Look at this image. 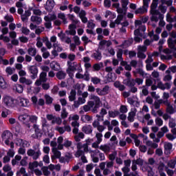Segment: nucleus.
Returning a JSON list of instances; mask_svg holds the SVG:
<instances>
[{"label": "nucleus", "instance_id": "nucleus-16", "mask_svg": "<svg viewBox=\"0 0 176 176\" xmlns=\"http://www.w3.org/2000/svg\"><path fill=\"white\" fill-rule=\"evenodd\" d=\"M164 104H165V105L167 106L166 111L168 113H170V114L175 113L176 110L174 109V107H173L171 104H170V102L166 101V102H164Z\"/></svg>", "mask_w": 176, "mask_h": 176}, {"label": "nucleus", "instance_id": "nucleus-19", "mask_svg": "<svg viewBox=\"0 0 176 176\" xmlns=\"http://www.w3.org/2000/svg\"><path fill=\"white\" fill-rule=\"evenodd\" d=\"M54 8V1L47 0L45 4V9L47 10H52Z\"/></svg>", "mask_w": 176, "mask_h": 176}, {"label": "nucleus", "instance_id": "nucleus-10", "mask_svg": "<svg viewBox=\"0 0 176 176\" xmlns=\"http://www.w3.org/2000/svg\"><path fill=\"white\" fill-rule=\"evenodd\" d=\"M76 25L71 24L69 25V30L66 31L68 35H75L76 34Z\"/></svg>", "mask_w": 176, "mask_h": 176}, {"label": "nucleus", "instance_id": "nucleus-41", "mask_svg": "<svg viewBox=\"0 0 176 176\" xmlns=\"http://www.w3.org/2000/svg\"><path fill=\"white\" fill-rule=\"evenodd\" d=\"M148 35L153 41H159V35L154 34L153 31H151L148 33Z\"/></svg>", "mask_w": 176, "mask_h": 176}, {"label": "nucleus", "instance_id": "nucleus-59", "mask_svg": "<svg viewBox=\"0 0 176 176\" xmlns=\"http://www.w3.org/2000/svg\"><path fill=\"white\" fill-rule=\"evenodd\" d=\"M56 78H58V79H64V78H65V73L63 72H58L56 74Z\"/></svg>", "mask_w": 176, "mask_h": 176}, {"label": "nucleus", "instance_id": "nucleus-46", "mask_svg": "<svg viewBox=\"0 0 176 176\" xmlns=\"http://www.w3.org/2000/svg\"><path fill=\"white\" fill-rule=\"evenodd\" d=\"M96 137L97 138L96 142H98V144H101V142H102V133H97L96 134Z\"/></svg>", "mask_w": 176, "mask_h": 176}, {"label": "nucleus", "instance_id": "nucleus-4", "mask_svg": "<svg viewBox=\"0 0 176 176\" xmlns=\"http://www.w3.org/2000/svg\"><path fill=\"white\" fill-rule=\"evenodd\" d=\"M16 101V108L18 107H28L30 104V100L28 99L22 97V96H18L16 98H15Z\"/></svg>", "mask_w": 176, "mask_h": 176}, {"label": "nucleus", "instance_id": "nucleus-56", "mask_svg": "<svg viewBox=\"0 0 176 176\" xmlns=\"http://www.w3.org/2000/svg\"><path fill=\"white\" fill-rule=\"evenodd\" d=\"M82 42H84V45L85 46H86V45H87V43H89V42H91V41L90 39H89V37L87 36H83L81 38Z\"/></svg>", "mask_w": 176, "mask_h": 176}, {"label": "nucleus", "instance_id": "nucleus-52", "mask_svg": "<svg viewBox=\"0 0 176 176\" xmlns=\"http://www.w3.org/2000/svg\"><path fill=\"white\" fill-rule=\"evenodd\" d=\"M69 122H71V120H74V122H76V120H79V116L77 114L70 115L69 117Z\"/></svg>", "mask_w": 176, "mask_h": 176}, {"label": "nucleus", "instance_id": "nucleus-31", "mask_svg": "<svg viewBox=\"0 0 176 176\" xmlns=\"http://www.w3.org/2000/svg\"><path fill=\"white\" fill-rule=\"evenodd\" d=\"M63 120L60 117H54V120L52 121V124H61Z\"/></svg>", "mask_w": 176, "mask_h": 176}, {"label": "nucleus", "instance_id": "nucleus-32", "mask_svg": "<svg viewBox=\"0 0 176 176\" xmlns=\"http://www.w3.org/2000/svg\"><path fill=\"white\" fill-rule=\"evenodd\" d=\"M99 149H100V151H102L103 152H104V153H108V152H109V151H111V147H109V146H108V145H101L99 147Z\"/></svg>", "mask_w": 176, "mask_h": 176}, {"label": "nucleus", "instance_id": "nucleus-50", "mask_svg": "<svg viewBox=\"0 0 176 176\" xmlns=\"http://www.w3.org/2000/svg\"><path fill=\"white\" fill-rule=\"evenodd\" d=\"M91 82H92V83H94V85H98V83H100V82H101V79H100L98 77H92L91 78Z\"/></svg>", "mask_w": 176, "mask_h": 176}, {"label": "nucleus", "instance_id": "nucleus-63", "mask_svg": "<svg viewBox=\"0 0 176 176\" xmlns=\"http://www.w3.org/2000/svg\"><path fill=\"white\" fill-rule=\"evenodd\" d=\"M6 74H8V75H12L14 72V68H12L10 67H8L6 69Z\"/></svg>", "mask_w": 176, "mask_h": 176}, {"label": "nucleus", "instance_id": "nucleus-55", "mask_svg": "<svg viewBox=\"0 0 176 176\" xmlns=\"http://www.w3.org/2000/svg\"><path fill=\"white\" fill-rule=\"evenodd\" d=\"M101 67H102V63L94 65L93 68L94 71H100V69H101Z\"/></svg>", "mask_w": 176, "mask_h": 176}, {"label": "nucleus", "instance_id": "nucleus-33", "mask_svg": "<svg viewBox=\"0 0 176 176\" xmlns=\"http://www.w3.org/2000/svg\"><path fill=\"white\" fill-rule=\"evenodd\" d=\"M112 71H113V69H112V67H105V72H109L108 74V78H109V82H112V77H109V75H112Z\"/></svg>", "mask_w": 176, "mask_h": 176}, {"label": "nucleus", "instance_id": "nucleus-23", "mask_svg": "<svg viewBox=\"0 0 176 176\" xmlns=\"http://www.w3.org/2000/svg\"><path fill=\"white\" fill-rule=\"evenodd\" d=\"M82 131L85 133V134H91V133H93V127L90 125L85 126L82 127Z\"/></svg>", "mask_w": 176, "mask_h": 176}, {"label": "nucleus", "instance_id": "nucleus-38", "mask_svg": "<svg viewBox=\"0 0 176 176\" xmlns=\"http://www.w3.org/2000/svg\"><path fill=\"white\" fill-rule=\"evenodd\" d=\"M114 86L117 89H119L121 91H123V90H124V85H121L119 81H116L114 82Z\"/></svg>", "mask_w": 176, "mask_h": 176}, {"label": "nucleus", "instance_id": "nucleus-9", "mask_svg": "<svg viewBox=\"0 0 176 176\" xmlns=\"http://www.w3.org/2000/svg\"><path fill=\"white\" fill-rule=\"evenodd\" d=\"M53 155L52 156V160L60 159L61 157V152L58 151L56 148H52V149Z\"/></svg>", "mask_w": 176, "mask_h": 176}, {"label": "nucleus", "instance_id": "nucleus-14", "mask_svg": "<svg viewBox=\"0 0 176 176\" xmlns=\"http://www.w3.org/2000/svg\"><path fill=\"white\" fill-rule=\"evenodd\" d=\"M164 146L165 153L166 155H170V153H171V149H173V144L171 143L165 142Z\"/></svg>", "mask_w": 176, "mask_h": 176}, {"label": "nucleus", "instance_id": "nucleus-17", "mask_svg": "<svg viewBox=\"0 0 176 176\" xmlns=\"http://www.w3.org/2000/svg\"><path fill=\"white\" fill-rule=\"evenodd\" d=\"M78 16L84 23H87V18L86 17V12L83 10H80L78 13Z\"/></svg>", "mask_w": 176, "mask_h": 176}, {"label": "nucleus", "instance_id": "nucleus-39", "mask_svg": "<svg viewBox=\"0 0 176 176\" xmlns=\"http://www.w3.org/2000/svg\"><path fill=\"white\" fill-rule=\"evenodd\" d=\"M47 76V74L46 72H43L40 74V78L39 80H41V82H45L46 80H47V78H46V76Z\"/></svg>", "mask_w": 176, "mask_h": 176}, {"label": "nucleus", "instance_id": "nucleus-34", "mask_svg": "<svg viewBox=\"0 0 176 176\" xmlns=\"http://www.w3.org/2000/svg\"><path fill=\"white\" fill-rule=\"evenodd\" d=\"M31 21L36 23L37 24H41V23H42V18L38 17L36 16H32Z\"/></svg>", "mask_w": 176, "mask_h": 176}, {"label": "nucleus", "instance_id": "nucleus-54", "mask_svg": "<svg viewBox=\"0 0 176 176\" xmlns=\"http://www.w3.org/2000/svg\"><path fill=\"white\" fill-rule=\"evenodd\" d=\"M21 174H23V176H28V175L27 173H25V168H21L19 170V171H18V172L16 173V175H17L18 176L21 175Z\"/></svg>", "mask_w": 176, "mask_h": 176}, {"label": "nucleus", "instance_id": "nucleus-22", "mask_svg": "<svg viewBox=\"0 0 176 176\" xmlns=\"http://www.w3.org/2000/svg\"><path fill=\"white\" fill-rule=\"evenodd\" d=\"M147 12H148V9L144 6L138 8L135 11V14H144V13H147Z\"/></svg>", "mask_w": 176, "mask_h": 176}, {"label": "nucleus", "instance_id": "nucleus-3", "mask_svg": "<svg viewBox=\"0 0 176 176\" xmlns=\"http://www.w3.org/2000/svg\"><path fill=\"white\" fill-rule=\"evenodd\" d=\"M78 70L79 72H82V67H80V64H76V63H73V65H70L67 72V74L69 75L70 78H72L74 76V72L75 71Z\"/></svg>", "mask_w": 176, "mask_h": 176}, {"label": "nucleus", "instance_id": "nucleus-36", "mask_svg": "<svg viewBox=\"0 0 176 176\" xmlns=\"http://www.w3.org/2000/svg\"><path fill=\"white\" fill-rule=\"evenodd\" d=\"M43 42L45 43V45L47 47V49H52V42L49 41V38L47 37L43 38Z\"/></svg>", "mask_w": 176, "mask_h": 176}, {"label": "nucleus", "instance_id": "nucleus-47", "mask_svg": "<svg viewBox=\"0 0 176 176\" xmlns=\"http://www.w3.org/2000/svg\"><path fill=\"white\" fill-rule=\"evenodd\" d=\"M93 105H94V103L91 102H89V105H85L83 107V109L85 112H89V111H90V109L91 108H93Z\"/></svg>", "mask_w": 176, "mask_h": 176}, {"label": "nucleus", "instance_id": "nucleus-60", "mask_svg": "<svg viewBox=\"0 0 176 176\" xmlns=\"http://www.w3.org/2000/svg\"><path fill=\"white\" fill-rule=\"evenodd\" d=\"M93 57L94 58H95V60H98V61H100V60H101L102 58L101 53L96 52L94 54Z\"/></svg>", "mask_w": 176, "mask_h": 176}, {"label": "nucleus", "instance_id": "nucleus-15", "mask_svg": "<svg viewBox=\"0 0 176 176\" xmlns=\"http://www.w3.org/2000/svg\"><path fill=\"white\" fill-rule=\"evenodd\" d=\"M15 144L19 146H23V148H25V146L29 145L28 142L21 139H16Z\"/></svg>", "mask_w": 176, "mask_h": 176}, {"label": "nucleus", "instance_id": "nucleus-42", "mask_svg": "<svg viewBox=\"0 0 176 176\" xmlns=\"http://www.w3.org/2000/svg\"><path fill=\"white\" fill-rule=\"evenodd\" d=\"M120 64L121 65H122V67H124L126 71H131V66L130 65H128L126 61H122Z\"/></svg>", "mask_w": 176, "mask_h": 176}, {"label": "nucleus", "instance_id": "nucleus-29", "mask_svg": "<svg viewBox=\"0 0 176 176\" xmlns=\"http://www.w3.org/2000/svg\"><path fill=\"white\" fill-rule=\"evenodd\" d=\"M168 45L170 47V49H174L176 45V39L173 40V38H169L168 39Z\"/></svg>", "mask_w": 176, "mask_h": 176}, {"label": "nucleus", "instance_id": "nucleus-8", "mask_svg": "<svg viewBox=\"0 0 176 176\" xmlns=\"http://www.w3.org/2000/svg\"><path fill=\"white\" fill-rule=\"evenodd\" d=\"M8 87H9L8 82H6V80L2 76H0V89H1L2 90H6V89H7Z\"/></svg>", "mask_w": 176, "mask_h": 176}, {"label": "nucleus", "instance_id": "nucleus-61", "mask_svg": "<svg viewBox=\"0 0 176 176\" xmlns=\"http://www.w3.org/2000/svg\"><path fill=\"white\" fill-rule=\"evenodd\" d=\"M166 137L168 138V140H169V141H174V140L176 138V135L171 133L166 134Z\"/></svg>", "mask_w": 176, "mask_h": 176}, {"label": "nucleus", "instance_id": "nucleus-28", "mask_svg": "<svg viewBox=\"0 0 176 176\" xmlns=\"http://www.w3.org/2000/svg\"><path fill=\"white\" fill-rule=\"evenodd\" d=\"M28 53L30 56H36V48L35 47H30L28 50Z\"/></svg>", "mask_w": 176, "mask_h": 176}, {"label": "nucleus", "instance_id": "nucleus-58", "mask_svg": "<svg viewBox=\"0 0 176 176\" xmlns=\"http://www.w3.org/2000/svg\"><path fill=\"white\" fill-rule=\"evenodd\" d=\"M42 171H43V175H45V176L50 175V171H49V169L47 168V167L46 166L43 167Z\"/></svg>", "mask_w": 176, "mask_h": 176}, {"label": "nucleus", "instance_id": "nucleus-35", "mask_svg": "<svg viewBox=\"0 0 176 176\" xmlns=\"http://www.w3.org/2000/svg\"><path fill=\"white\" fill-rule=\"evenodd\" d=\"M58 17L62 20L63 23L64 24H67L68 21H67V17L65 16V14L64 13H59L58 14Z\"/></svg>", "mask_w": 176, "mask_h": 176}, {"label": "nucleus", "instance_id": "nucleus-27", "mask_svg": "<svg viewBox=\"0 0 176 176\" xmlns=\"http://www.w3.org/2000/svg\"><path fill=\"white\" fill-rule=\"evenodd\" d=\"M13 90H14V91H16V93L21 94L23 91L24 88H23V86H21V85L16 84L13 87Z\"/></svg>", "mask_w": 176, "mask_h": 176}, {"label": "nucleus", "instance_id": "nucleus-30", "mask_svg": "<svg viewBox=\"0 0 176 176\" xmlns=\"http://www.w3.org/2000/svg\"><path fill=\"white\" fill-rule=\"evenodd\" d=\"M53 47L54 50H56L59 52H63V47H61V44L58 43V42L53 43Z\"/></svg>", "mask_w": 176, "mask_h": 176}, {"label": "nucleus", "instance_id": "nucleus-26", "mask_svg": "<svg viewBox=\"0 0 176 176\" xmlns=\"http://www.w3.org/2000/svg\"><path fill=\"white\" fill-rule=\"evenodd\" d=\"M135 113H136L135 109H132L131 112H129V116H128V120H129V122H134V118H135Z\"/></svg>", "mask_w": 176, "mask_h": 176}, {"label": "nucleus", "instance_id": "nucleus-2", "mask_svg": "<svg viewBox=\"0 0 176 176\" xmlns=\"http://www.w3.org/2000/svg\"><path fill=\"white\" fill-rule=\"evenodd\" d=\"M1 138L3 141H4V144H6V145L10 146L12 148H14V143L12 142V140H13V134H12L10 131H5L3 132L1 134Z\"/></svg>", "mask_w": 176, "mask_h": 176}, {"label": "nucleus", "instance_id": "nucleus-24", "mask_svg": "<svg viewBox=\"0 0 176 176\" xmlns=\"http://www.w3.org/2000/svg\"><path fill=\"white\" fill-rule=\"evenodd\" d=\"M56 19H57V16L55 14H50L44 17L45 21H53Z\"/></svg>", "mask_w": 176, "mask_h": 176}, {"label": "nucleus", "instance_id": "nucleus-51", "mask_svg": "<svg viewBox=\"0 0 176 176\" xmlns=\"http://www.w3.org/2000/svg\"><path fill=\"white\" fill-rule=\"evenodd\" d=\"M41 156V150L38 149L36 151H34L32 157L34 160H36L38 157Z\"/></svg>", "mask_w": 176, "mask_h": 176}, {"label": "nucleus", "instance_id": "nucleus-21", "mask_svg": "<svg viewBox=\"0 0 176 176\" xmlns=\"http://www.w3.org/2000/svg\"><path fill=\"white\" fill-rule=\"evenodd\" d=\"M77 148L78 151L75 153L76 157H80V156H82L83 155V151H82V143L79 142L77 144Z\"/></svg>", "mask_w": 176, "mask_h": 176}, {"label": "nucleus", "instance_id": "nucleus-7", "mask_svg": "<svg viewBox=\"0 0 176 176\" xmlns=\"http://www.w3.org/2000/svg\"><path fill=\"white\" fill-rule=\"evenodd\" d=\"M159 0H153V2L151 5V14H157V10H156V8H157V2Z\"/></svg>", "mask_w": 176, "mask_h": 176}, {"label": "nucleus", "instance_id": "nucleus-48", "mask_svg": "<svg viewBox=\"0 0 176 176\" xmlns=\"http://www.w3.org/2000/svg\"><path fill=\"white\" fill-rule=\"evenodd\" d=\"M175 74L176 72V66H172L171 67H169L166 72L165 74Z\"/></svg>", "mask_w": 176, "mask_h": 176}, {"label": "nucleus", "instance_id": "nucleus-53", "mask_svg": "<svg viewBox=\"0 0 176 176\" xmlns=\"http://www.w3.org/2000/svg\"><path fill=\"white\" fill-rule=\"evenodd\" d=\"M34 129L36 137H39V135L41 134V130L39 129V126L36 124H34Z\"/></svg>", "mask_w": 176, "mask_h": 176}, {"label": "nucleus", "instance_id": "nucleus-45", "mask_svg": "<svg viewBox=\"0 0 176 176\" xmlns=\"http://www.w3.org/2000/svg\"><path fill=\"white\" fill-rule=\"evenodd\" d=\"M60 116L62 119H66V118L68 117V113L67 112V109H65V108L62 109Z\"/></svg>", "mask_w": 176, "mask_h": 176}, {"label": "nucleus", "instance_id": "nucleus-25", "mask_svg": "<svg viewBox=\"0 0 176 176\" xmlns=\"http://www.w3.org/2000/svg\"><path fill=\"white\" fill-rule=\"evenodd\" d=\"M20 83H24L25 85H32V80L31 79H27L25 77H21L19 78Z\"/></svg>", "mask_w": 176, "mask_h": 176}, {"label": "nucleus", "instance_id": "nucleus-62", "mask_svg": "<svg viewBox=\"0 0 176 176\" xmlns=\"http://www.w3.org/2000/svg\"><path fill=\"white\" fill-rule=\"evenodd\" d=\"M73 39L74 41L75 45H76L77 46H79V45H80L81 42H80V38H79V36H74Z\"/></svg>", "mask_w": 176, "mask_h": 176}, {"label": "nucleus", "instance_id": "nucleus-13", "mask_svg": "<svg viewBox=\"0 0 176 176\" xmlns=\"http://www.w3.org/2000/svg\"><path fill=\"white\" fill-rule=\"evenodd\" d=\"M91 100H94L92 103H94V104H95L96 108H98V107H100V104H101V100H100V98L98 96L91 95Z\"/></svg>", "mask_w": 176, "mask_h": 176}, {"label": "nucleus", "instance_id": "nucleus-6", "mask_svg": "<svg viewBox=\"0 0 176 176\" xmlns=\"http://www.w3.org/2000/svg\"><path fill=\"white\" fill-rule=\"evenodd\" d=\"M144 52H146V47L139 45L138 47V56L140 58H145L146 55L144 54Z\"/></svg>", "mask_w": 176, "mask_h": 176}, {"label": "nucleus", "instance_id": "nucleus-64", "mask_svg": "<svg viewBox=\"0 0 176 176\" xmlns=\"http://www.w3.org/2000/svg\"><path fill=\"white\" fill-rule=\"evenodd\" d=\"M155 124H157V126H159L160 127L161 126H163V120H162V118H157L155 119Z\"/></svg>", "mask_w": 176, "mask_h": 176}, {"label": "nucleus", "instance_id": "nucleus-57", "mask_svg": "<svg viewBox=\"0 0 176 176\" xmlns=\"http://www.w3.org/2000/svg\"><path fill=\"white\" fill-rule=\"evenodd\" d=\"M110 141H111V142H113V146L118 145V138H116V135H113V136L110 138Z\"/></svg>", "mask_w": 176, "mask_h": 176}, {"label": "nucleus", "instance_id": "nucleus-18", "mask_svg": "<svg viewBox=\"0 0 176 176\" xmlns=\"http://www.w3.org/2000/svg\"><path fill=\"white\" fill-rule=\"evenodd\" d=\"M19 120L23 123H28L30 122V116L27 114H21L19 116Z\"/></svg>", "mask_w": 176, "mask_h": 176}, {"label": "nucleus", "instance_id": "nucleus-40", "mask_svg": "<svg viewBox=\"0 0 176 176\" xmlns=\"http://www.w3.org/2000/svg\"><path fill=\"white\" fill-rule=\"evenodd\" d=\"M76 97V91L75 90H72L70 92V96H69V101H74Z\"/></svg>", "mask_w": 176, "mask_h": 176}, {"label": "nucleus", "instance_id": "nucleus-12", "mask_svg": "<svg viewBox=\"0 0 176 176\" xmlns=\"http://www.w3.org/2000/svg\"><path fill=\"white\" fill-rule=\"evenodd\" d=\"M12 109H8V108H4L2 111H1V118H7L8 116H9V115H12Z\"/></svg>", "mask_w": 176, "mask_h": 176}, {"label": "nucleus", "instance_id": "nucleus-37", "mask_svg": "<svg viewBox=\"0 0 176 176\" xmlns=\"http://www.w3.org/2000/svg\"><path fill=\"white\" fill-rule=\"evenodd\" d=\"M38 166H39V164L36 161H35L34 162H30L29 164V168L30 170H35V168H36L38 167Z\"/></svg>", "mask_w": 176, "mask_h": 176}, {"label": "nucleus", "instance_id": "nucleus-11", "mask_svg": "<svg viewBox=\"0 0 176 176\" xmlns=\"http://www.w3.org/2000/svg\"><path fill=\"white\" fill-rule=\"evenodd\" d=\"M121 21H123V15L119 14L115 22H111L110 23V28H115V24H120Z\"/></svg>", "mask_w": 176, "mask_h": 176}, {"label": "nucleus", "instance_id": "nucleus-1", "mask_svg": "<svg viewBox=\"0 0 176 176\" xmlns=\"http://www.w3.org/2000/svg\"><path fill=\"white\" fill-rule=\"evenodd\" d=\"M2 102L6 108L8 109H16V98L11 96L6 95L2 98Z\"/></svg>", "mask_w": 176, "mask_h": 176}, {"label": "nucleus", "instance_id": "nucleus-49", "mask_svg": "<svg viewBox=\"0 0 176 176\" xmlns=\"http://www.w3.org/2000/svg\"><path fill=\"white\" fill-rule=\"evenodd\" d=\"M104 126H107L109 131H111V130H113V126L111 125V122L108 120H105L103 122Z\"/></svg>", "mask_w": 176, "mask_h": 176}, {"label": "nucleus", "instance_id": "nucleus-5", "mask_svg": "<svg viewBox=\"0 0 176 176\" xmlns=\"http://www.w3.org/2000/svg\"><path fill=\"white\" fill-rule=\"evenodd\" d=\"M28 69L31 74L32 79H36L38 77V67L35 65H29L28 66Z\"/></svg>", "mask_w": 176, "mask_h": 176}, {"label": "nucleus", "instance_id": "nucleus-20", "mask_svg": "<svg viewBox=\"0 0 176 176\" xmlns=\"http://www.w3.org/2000/svg\"><path fill=\"white\" fill-rule=\"evenodd\" d=\"M50 68H52V69H54V71H60L61 67L58 63H57L56 61H52L50 63Z\"/></svg>", "mask_w": 176, "mask_h": 176}, {"label": "nucleus", "instance_id": "nucleus-44", "mask_svg": "<svg viewBox=\"0 0 176 176\" xmlns=\"http://www.w3.org/2000/svg\"><path fill=\"white\" fill-rule=\"evenodd\" d=\"M0 41H3L6 43H9V42H10V38L8 36H4L3 34H1Z\"/></svg>", "mask_w": 176, "mask_h": 176}, {"label": "nucleus", "instance_id": "nucleus-43", "mask_svg": "<svg viewBox=\"0 0 176 176\" xmlns=\"http://www.w3.org/2000/svg\"><path fill=\"white\" fill-rule=\"evenodd\" d=\"M119 115V111H109V118H116Z\"/></svg>", "mask_w": 176, "mask_h": 176}]
</instances>
